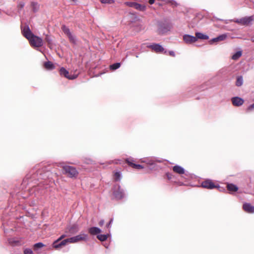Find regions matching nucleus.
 <instances>
[{
	"label": "nucleus",
	"instance_id": "1a4fd4ad",
	"mask_svg": "<svg viewBox=\"0 0 254 254\" xmlns=\"http://www.w3.org/2000/svg\"><path fill=\"white\" fill-rule=\"evenodd\" d=\"M141 162L145 163L149 165H153L155 164L156 162H161V161L160 160L157 159L155 157H148L142 159Z\"/></svg>",
	"mask_w": 254,
	"mask_h": 254
},
{
	"label": "nucleus",
	"instance_id": "49530a36",
	"mask_svg": "<svg viewBox=\"0 0 254 254\" xmlns=\"http://www.w3.org/2000/svg\"><path fill=\"white\" fill-rule=\"evenodd\" d=\"M224 21H225V23L226 24H227L228 23L227 20H224Z\"/></svg>",
	"mask_w": 254,
	"mask_h": 254
},
{
	"label": "nucleus",
	"instance_id": "dca6fc26",
	"mask_svg": "<svg viewBox=\"0 0 254 254\" xmlns=\"http://www.w3.org/2000/svg\"><path fill=\"white\" fill-rule=\"evenodd\" d=\"M88 231L90 234L95 235H99L101 232V230L98 227H93L89 228Z\"/></svg>",
	"mask_w": 254,
	"mask_h": 254
},
{
	"label": "nucleus",
	"instance_id": "7c9ffc66",
	"mask_svg": "<svg viewBox=\"0 0 254 254\" xmlns=\"http://www.w3.org/2000/svg\"><path fill=\"white\" fill-rule=\"evenodd\" d=\"M243 80L242 77H239L236 81V85L238 86H240L243 84Z\"/></svg>",
	"mask_w": 254,
	"mask_h": 254
},
{
	"label": "nucleus",
	"instance_id": "20e7f679",
	"mask_svg": "<svg viewBox=\"0 0 254 254\" xmlns=\"http://www.w3.org/2000/svg\"><path fill=\"white\" fill-rule=\"evenodd\" d=\"M253 20V16H246L240 19H232L231 21L235 22L237 23L243 25H247L249 24Z\"/></svg>",
	"mask_w": 254,
	"mask_h": 254
},
{
	"label": "nucleus",
	"instance_id": "c85d7f7f",
	"mask_svg": "<svg viewBox=\"0 0 254 254\" xmlns=\"http://www.w3.org/2000/svg\"><path fill=\"white\" fill-rule=\"evenodd\" d=\"M70 40V41L73 43V44H75L76 42V37L73 35L72 34V33L71 34H70L69 36H67Z\"/></svg>",
	"mask_w": 254,
	"mask_h": 254
},
{
	"label": "nucleus",
	"instance_id": "aec40b11",
	"mask_svg": "<svg viewBox=\"0 0 254 254\" xmlns=\"http://www.w3.org/2000/svg\"><path fill=\"white\" fill-rule=\"evenodd\" d=\"M195 38H197V40L198 39H204V40H207L209 39L208 36L207 35L203 34L202 33L200 32H196L195 33Z\"/></svg>",
	"mask_w": 254,
	"mask_h": 254
},
{
	"label": "nucleus",
	"instance_id": "37998d69",
	"mask_svg": "<svg viewBox=\"0 0 254 254\" xmlns=\"http://www.w3.org/2000/svg\"><path fill=\"white\" fill-rule=\"evenodd\" d=\"M154 1H155V0H149V3L150 4H152L153 3H154Z\"/></svg>",
	"mask_w": 254,
	"mask_h": 254
},
{
	"label": "nucleus",
	"instance_id": "f704fd0d",
	"mask_svg": "<svg viewBox=\"0 0 254 254\" xmlns=\"http://www.w3.org/2000/svg\"><path fill=\"white\" fill-rule=\"evenodd\" d=\"M61 243H62V245H63V246H64L68 243H70V240H69V238L66 239H64L63 241H62L61 242Z\"/></svg>",
	"mask_w": 254,
	"mask_h": 254
},
{
	"label": "nucleus",
	"instance_id": "6e6552de",
	"mask_svg": "<svg viewBox=\"0 0 254 254\" xmlns=\"http://www.w3.org/2000/svg\"><path fill=\"white\" fill-rule=\"evenodd\" d=\"M201 186L204 188L208 189H213L214 188L219 187V186L215 185L212 181L210 180H207L205 181H203L201 183Z\"/></svg>",
	"mask_w": 254,
	"mask_h": 254
},
{
	"label": "nucleus",
	"instance_id": "f257e3e1",
	"mask_svg": "<svg viewBox=\"0 0 254 254\" xmlns=\"http://www.w3.org/2000/svg\"><path fill=\"white\" fill-rule=\"evenodd\" d=\"M22 32L23 36L28 40L31 46L37 48L42 46L43 44L42 39L34 35L28 26H26L22 29Z\"/></svg>",
	"mask_w": 254,
	"mask_h": 254
},
{
	"label": "nucleus",
	"instance_id": "423d86ee",
	"mask_svg": "<svg viewBox=\"0 0 254 254\" xmlns=\"http://www.w3.org/2000/svg\"><path fill=\"white\" fill-rule=\"evenodd\" d=\"M78 225L76 224H74L71 226H68L65 232L69 235H73L79 231Z\"/></svg>",
	"mask_w": 254,
	"mask_h": 254
},
{
	"label": "nucleus",
	"instance_id": "39448f33",
	"mask_svg": "<svg viewBox=\"0 0 254 254\" xmlns=\"http://www.w3.org/2000/svg\"><path fill=\"white\" fill-rule=\"evenodd\" d=\"M113 194L115 197L119 199H122L125 195L123 190L121 188L119 185L115 186Z\"/></svg>",
	"mask_w": 254,
	"mask_h": 254
},
{
	"label": "nucleus",
	"instance_id": "a18cd8bd",
	"mask_svg": "<svg viewBox=\"0 0 254 254\" xmlns=\"http://www.w3.org/2000/svg\"><path fill=\"white\" fill-rule=\"evenodd\" d=\"M46 40L48 42L49 44L51 43V40H50L48 37L46 38Z\"/></svg>",
	"mask_w": 254,
	"mask_h": 254
},
{
	"label": "nucleus",
	"instance_id": "58836bf2",
	"mask_svg": "<svg viewBox=\"0 0 254 254\" xmlns=\"http://www.w3.org/2000/svg\"><path fill=\"white\" fill-rule=\"evenodd\" d=\"M66 236H67L66 235L63 234L57 240L60 241H61V240H62L63 239H64V238H65Z\"/></svg>",
	"mask_w": 254,
	"mask_h": 254
},
{
	"label": "nucleus",
	"instance_id": "c9c22d12",
	"mask_svg": "<svg viewBox=\"0 0 254 254\" xmlns=\"http://www.w3.org/2000/svg\"><path fill=\"white\" fill-rule=\"evenodd\" d=\"M113 222V218H112V219L110 220V221H109V222L108 224H107V225H106V227H107V228H111V225H112V224Z\"/></svg>",
	"mask_w": 254,
	"mask_h": 254
},
{
	"label": "nucleus",
	"instance_id": "2f4dec72",
	"mask_svg": "<svg viewBox=\"0 0 254 254\" xmlns=\"http://www.w3.org/2000/svg\"><path fill=\"white\" fill-rule=\"evenodd\" d=\"M100 1L102 3H109V4H112V3H114L115 2L114 0H100Z\"/></svg>",
	"mask_w": 254,
	"mask_h": 254
},
{
	"label": "nucleus",
	"instance_id": "9d476101",
	"mask_svg": "<svg viewBox=\"0 0 254 254\" xmlns=\"http://www.w3.org/2000/svg\"><path fill=\"white\" fill-rule=\"evenodd\" d=\"M183 40L186 43L190 44L195 42L197 41V38L193 36L186 34L183 36Z\"/></svg>",
	"mask_w": 254,
	"mask_h": 254
},
{
	"label": "nucleus",
	"instance_id": "9b49d317",
	"mask_svg": "<svg viewBox=\"0 0 254 254\" xmlns=\"http://www.w3.org/2000/svg\"><path fill=\"white\" fill-rule=\"evenodd\" d=\"M60 72L61 75L64 76L65 77L69 79H74L77 76V75H69L68 71L64 67H62L60 69Z\"/></svg>",
	"mask_w": 254,
	"mask_h": 254
},
{
	"label": "nucleus",
	"instance_id": "bb28decb",
	"mask_svg": "<svg viewBox=\"0 0 254 254\" xmlns=\"http://www.w3.org/2000/svg\"><path fill=\"white\" fill-rule=\"evenodd\" d=\"M114 177L116 181H120L122 178L121 173L120 172H116L114 174Z\"/></svg>",
	"mask_w": 254,
	"mask_h": 254
},
{
	"label": "nucleus",
	"instance_id": "e433bc0d",
	"mask_svg": "<svg viewBox=\"0 0 254 254\" xmlns=\"http://www.w3.org/2000/svg\"><path fill=\"white\" fill-rule=\"evenodd\" d=\"M254 109V103L252 105H251L250 106H249L248 108H247V111H252V110H253Z\"/></svg>",
	"mask_w": 254,
	"mask_h": 254
},
{
	"label": "nucleus",
	"instance_id": "b1692460",
	"mask_svg": "<svg viewBox=\"0 0 254 254\" xmlns=\"http://www.w3.org/2000/svg\"><path fill=\"white\" fill-rule=\"evenodd\" d=\"M108 235L99 234L97 235V238L101 241H106L108 238Z\"/></svg>",
	"mask_w": 254,
	"mask_h": 254
},
{
	"label": "nucleus",
	"instance_id": "2eb2a0df",
	"mask_svg": "<svg viewBox=\"0 0 254 254\" xmlns=\"http://www.w3.org/2000/svg\"><path fill=\"white\" fill-rule=\"evenodd\" d=\"M227 37V35L226 34H223L219 35V36L213 38L210 41V44H212L213 42H218L219 41H224Z\"/></svg>",
	"mask_w": 254,
	"mask_h": 254
},
{
	"label": "nucleus",
	"instance_id": "0eeeda50",
	"mask_svg": "<svg viewBox=\"0 0 254 254\" xmlns=\"http://www.w3.org/2000/svg\"><path fill=\"white\" fill-rule=\"evenodd\" d=\"M151 48L153 51L156 53H166L167 51H165L164 48L158 44H153L148 46Z\"/></svg>",
	"mask_w": 254,
	"mask_h": 254
},
{
	"label": "nucleus",
	"instance_id": "c756f323",
	"mask_svg": "<svg viewBox=\"0 0 254 254\" xmlns=\"http://www.w3.org/2000/svg\"><path fill=\"white\" fill-rule=\"evenodd\" d=\"M32 6L34 12H36L39 8V5L37 3L34 2L32 3Z\"/></svg>",
	"mask_w": 254,
	"mask_h": 254
},
{
	"label": "nucleus",
	"instance_id": "72a5a7b5",
	"mask_svg": "<svg viewBox=\"0 0 254 254\" xmlns=\"http://www.w3.org/2000/svg\"><path fill=\"white\" fill-rule=\"evenodd\" d=\"M24 254H33V253L32 250L27 248L24 250Z\"/></svg>",
	"mask_w": 254,
	"mask_h": 254
},
{
	"label": "nucleus",
	"instance_id": "4468645a",
	"mask_svg": "<svg viewBox=\"0 0 254 254\" xmlns=\"http://www.w3.org/2000/svg\"><path fill=\"white\" fill-rule=\"evenodd\" d=\"M243 209L244 210L250 213H254V206L248 203H245L243 204Z\"/></svg>",
	"mask_w": 254,
	"mask_h": 254
},
{
	"label": "nucleus",
	"instance_id": "ea45409f",
	"mask_svg": "<svg viewBox=\"0 0 254 254\" xmlns=\"http://www.w3.org/2000/svg\"><path fill=\"white\" fill-rule=\"evenodd\" d=\"M172 5H174L175 6H177L178 5L176 1H174V0H171L170 1Z\"/></svg>",
	"mask_w": 254,
	"mask_h": 254
},
{
	"label": "nucleus",
	"instance_id": "f03ea898",
	"mask_svg": "<svg viewBox=\"0 0 254 254\" xmlns=\"http://www.w3.org/2000/svg\"><path fill=\"white\" fill-rule=\"evenodd\" d=\"M61 167L63 169V173L70 178L76 177L78 175V171L74 167L62 164Z\"/></svg>",
	"mask_w": 254,
	"mask_h": 254
},
{
	"label": "nucleus",
	"instance_id": "79ce46f5",
	"mask_svg": "<svg viewBox=\"0 0 254 254\" xmlns=\"http://www.w3.org/2000/svg\"><path fill=\"white\" fill-rule=\"evenodd\" d=\"M169 55L173 57L175 56V53L173 51H169Z\"/></svg>",
	"mask_w": 254,
	"mask_h": 254
},
{
	"label": "nucleus",
	"instance_id": "473e14b6",
	"mask_svg": "<svg viewBox=\"0 0 254 254\" xmlns=\"http://www.w3.org/2000/svg\"><path fill=\"white\" fill-rule=\"evenodd\" d=\"M44 244L42 243H38L34 245V247L35 249L41 248L44 247Z\"/></svg>",
	"mask_w": 254,
	"mask_h": 254
},
{
	"label": "nucleus",
	"instance_id": "4c0bfd02",
	"mask_svg": "<svg viewBox=\"0 0 254 254\" xmlns=\"http://www.w3.org/2000/svg\"><path fill=\"white\" fill-rule=\"evenodd\" d=\"M9 243L11 244H14L15 243H17V242L14 240V239H9Z\"/></svg>",
	"mask_w": 254,
	"mask_h": 254
},
{
	"label": "nucleus",
	"instance_id": "5701e85b",
	"mask_svg": "<svg viewBox=\"0 0 254 254\" xmlns=\"http://www.w3.org/2000/svg\"><path fill=\"white\" fill-rule=\"evenodd\" d=\"M242 55V51H238L232 56V59L233 60H237L239 58L241 57Z\"/></svg>",
	"mask_w": 254,
	"mask_h": 254
},
{
	"label": "nucleus",
	"instance_id": "f8f14e48",
	"mask_svg": "<svg viewBox=\"0 0 254 254\" xmlns=\"http://www.w3.org/2000/svg\"><path fill=\"white\" fill-rule=\"evenodd\" d=\"M126 4L131 7H134L135 9L140 11H144L145 9V6L136 2H127Z\"/></svg>",
	"mask_w": 254,
	"mask_h": 254
},
{
	"label": "nucleus",
	"instance_id": "412c9836",
	"mask_svg": "<svg viewBox=\"0 0 254 254\" xmlns=\"http://www.w3.org/2000/svg\"><path fill=\"white\" fill-rule=\"evenodd\" d=\"M169 30L167 27L165 26L164 24H161L158 28L159 32L161 34H164Z\"/></svg>",
	"mask_w": 254,
	"mask_h": 254
},
{
	"label": "nucleus",
	"instance_id": "c03bdc74",
	"mask_svg": "<svg viewBox=\"0 0 254 254\" xmlns=\"http://www.w3.org/2000/svg\"><path fill=\"white\" fill-rule=\"evenodd\" d=\"M167 177H168V179H169V180L171 179L172 178H171V174H167Z\"/></svg>",
	"mask_w": 254,
	"mask_h": 254
},
{
	"label": "nucleus",
	"instance_id": "393cba45",
	"mask_svg": "<svg viewBox=\"0 0 254 254\" xmlns=\"http://www.w3.org/2000/svg\"><path fill=\"white\" fill-rule=\"evenodd\" d=\"M62 30L64 33V34H65L67 35V36H69L70 34H71L69 28L65 25H63L62 26Z\"/></svg>",
	"mask_w": 254,
	"mask_h": 254
},
{
	"label": "nucleus",
	"instance_id": "09e8293b",
	"mask_svg": "<svg viewBox=\"0 0 254 254\" xmlns=\"http://www.w3.org/2000/svg\"><path fill=\"white\" fill-rule=\"evenodd\" d=\"M73 1H74L75 0H72Z\"/></svg>",
	"mask_w": 254,
	"mask_h": 254
},
{
	"label": "nucleus",
	"instance_id": "7ed1b4c3",
	"mask_svg": "<svg viewBox=\"0 0 254 254\" xmlns=\"http://www.w3.org/2000/svg\"><path fill=\"white\" fill-rule=\"evenodd\" d=\"M88 235L85 233H80L75 236L69 238L70 243H76L81 241H86L88 240Z\"/></svg>",
	"mask_w": 254,
	"mask_h": 254
},
{
	"label": "nucleus",
	"instance_id": "a878e982",
	"mask_svg": "<svg viewBox=\"0 0 254 254\" xmlns=\"http://www.w3.org/2000/svg\"><path fill=\"white\" fill-rule=\"evenodd\" d=\"M59 242V241L56 240L53 243V246L54 248L58 249V248L61 247L62 246H63V245H62L61 242L60 243H58Z\"/></svg>",
	"mask_w": 254,
	"mask_h": 254
},
{
	"label": "nucleus",
	"instance_id": "a211bd4d",
	"mask_svg": "<svg viewBox=\"0 0 254 254\" xmlns=\"http://www.w3.org/2000/svg\"><path fill=\"white\" fill-rule=\"evenodd\" d=\"M127 162L129 166H130L131 167H132L133 168L139 170V169H143L144 168V167L141 165L136 164L132 163V162H131L130 161V160L129 159L127 160Z\"/></svg>",
	"mask_w": 254,
	"mask_h": 254
},
{
	"label": "nucleus",
	"instance_id": "f3484780",
	"mask_svg": "<svg viewBox=\"0 0 254 254\" xmlns=\"http://www.w3.org/2000/svg\"><path fill=\"white\" fill-rule=\"evenodd\" d=\"M173 170L174 172L177 173L179 174H183L185 173L184 169L179 165L174 166L173 168Z\"/></svg>",
	"mask_w": 254,
	"mask_h": 254
},
{
	"label": "nucleus",
	"instance_id": "4be33fe9",
	"mask_svg": "<svg viewBox=\"0 0 254 254\" xmlns=\"http://www.w3.org/2000/svg\"><path fill=\"white\" fill-rule=\"evenodd\" d=\"M45 67L47 69H53L55 68L54 65L51 62H47L44 64Z\"/></svg>",
	"mask_w": 254,
	"mask_h": 254
},
{
	"label": "nucleus",
	"instance_id": "a19ab883",
	"mask_svg": "<svg viewBox=\"0 0 254 254\" xmlns=\"http://www.w3.org/2000/svg\"><path fill=\"white\" fill-rule=\"evenodd\" d=\"M104 224V220H101L100 221L99 223V224L100 226H102Z\"/></svg>",
	"mask_w": 254,
	"mask_h": 254
},
{
	"label": "nucleus",
	"instance_id": "cd10ccee",
	"mask_svg": "<svg viewBox=\"0 0 254 254\" xmlns=\"http://www.w3.org/2000/svg\"><path fill=\"white\" fill-rule=\"evenodd\" d=\"M121 64L119 63L114 64L110 65V68L112 70H115L120 67Z\"/></svg>",
	"mask_w": 254,
	"mask_h": 254
},
{
	"label": "nucleus",
	"instance_id": "de8ad7c7",
	"mask_svg": "<svg viewBox=\"0 0 254 254\" xmlns=\"http://www.w3.org/2000/svg\"><path fill=\"white\" fill-rule=\"evenodd\" d=\"M24 6V4L21 5V7H23Z\"/></svg>",
	"mask_w": 254,
	"mask_h": 254
},
{
	"label": "nucleus",
	"instance_id": "ddd939ff",
	"mask_svg": "<svg viewBox=\"0 0 254 254\" xmlns=\"http://www.w3.org/2000/svg\"><path fill=\"white\" fill-rule=\"evenodd\" d=\"M231 100L233 105L235 106H240L243 105L244 102L242 98L238 97H233L232 98Z\"/></svg>",
	"mask_w": 254,
	"mask_h": 254
},
{
	"label": "nucleus",
	"instance_id": "6ab92c4d",
	"mask_svg": "<svg viewBox=\"0 0 254 254\" xmlns=\"http://www.w3.org/2000/svg\"><path fill=\"white\" fill-rule=\"evenodd\" d=\"M227 188L228 190L231 192L237 191L238 190L237 186L233 184H227Z\"/></svg>",
	"mask_w": 254,
	"mask_h": 254
}]
</instances>
